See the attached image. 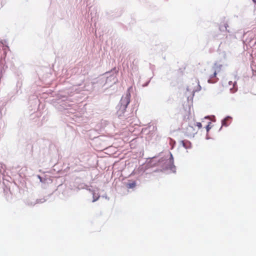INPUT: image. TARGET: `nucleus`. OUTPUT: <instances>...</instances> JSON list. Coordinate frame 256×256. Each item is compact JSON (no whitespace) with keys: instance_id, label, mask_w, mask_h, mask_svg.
I'll use <instances>...</instances> for the list:
<instances>
[{"instance_id":"obj_1","label":"nucleus","mask_w":256,"mask_h":256,"mask_svg":"<svg viewBox=\"0 0 256 256\" xmlns=\"http://www.w3.org/2000/svg\"><path fill=\"white\" fill-rule=\"evenodd\" d=\"M196 133L194 128L192 126H188L185 131L186 134L188 136H194Z\"/></svg>"},{"instance_id":"obj_2","label":"nucleus","mask_w":256,"mask_h":256,"mask_svg":"<svg viewBox=\"0 0 256 256\" xmlns=\"http://www.w3.org/2000/svg\"><path fill=\"white\" fill-rule=\"evenodd\" d=\"M231 120V118L230 116H228L226 118H225L222 121V124L224 126H228V124L230 123V120Z\"/></svg>"},{"instance_id":"obj_3","label":"nucleus","mask_w":256,"mask_h":256,"mask_svg":"<svg viewBox=\"0 0 256 256\" xmlns=\"http://www.w3.org/2000/svg\"><path fill=\"white\" fill-rule=\"evenodd\" d=\"M182 143L184 147L186 148H191L192 144L189 141L182 140Z\"/></svg>"},{"instance_id":"obj_4","label":"nucleus","mask_w":256,"mask_h":256,"mask_svg":"<svg viewBox=\"0 0 256 256\" xmlns=\"http://www.w3.org/2000/svg\"><path fill=\"white\" fill-rule=\"evenodd\" d=\"M136 186V183L135 182H132L128 183L126 185V187L128 188H134Z\"/></svg>"},{"instance_id":"obj_5","label":"nucleus","mask_w":256,"mask_h":256,"mask_svg":"<svg viewBox=\"0 0 256 256\" xmlns=\"http://www.w3.org/2000/svg\"><path fill=\"white\" fill-rule=\"evenodd\" d=\"M212 72L213 73V74L210 76L211 78H214L216 76V68H212L211 70Z\"/></svg>"},{"instance_id":"obj_6","label":"nucleus","mask_w":256,"mask_h":256,"mask_svg":"<svg viewBox=\"0 0 256 256\" xmlns=\"http://www.w3.org/2000/svg\"><path fill=\"white\" fill-rule=\"evenodd\" d=\"M125 99L126 100V107L130 103V98H129L128 96H126V98H125Z\"/></svg>"},{"instance_id":"obj_7","label":"nucleus","mask_w":256,"mask_h":256,"mask_svg":"<svg viewBox=\"0 0 256 256\" xmlns=\"http://www.w3.org/2000/svg\"><path fill=\"white\" fill-rule=\"evenodd\" d=\"M196 126L198 127V128H200L202 127V124L200 122H196Z\"/></svg>"},{"instance_id":"obj_8","label":"nucleus","mask_w":256,"mask_h":256,"mask_svg":"<svg viewBox=\"0 0 256 256\" xmlns=\"http://www.w3.org/2000/svg\"><path fill=\"white\" fill-rule=\"evenodd\" d=\"M210 128L209 126V125H208L206 126V130L208 132Z\"/></svg>"}]
</instances>
